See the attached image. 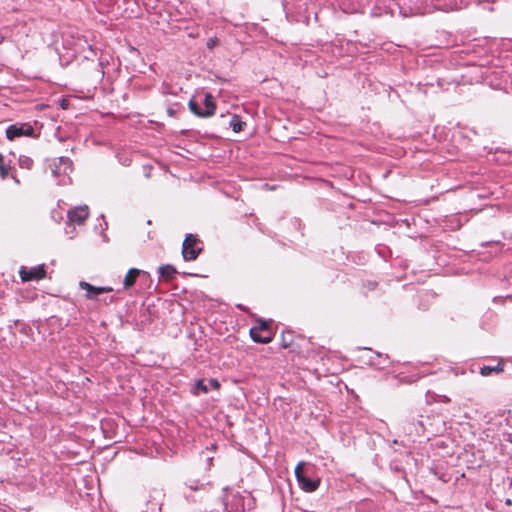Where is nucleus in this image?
I'll list each match as a JSON object with an SVG mask.
<instances>
[{
    "label": "nucleus",
    "instance_id": "1a4fd4ad",
    "mask_svg": "<svg viewBox=\"0 0 512 512\" xmlns=\"http://www.w3.org/2000/svg\"><path fill=\"white\" fill-rule=\"evenodd\" d=\"M88 216L89 207L87 205L76 206L67 212V226L71 227L72 224L82 225Z\"/></svg>",
    "mask_w": 512,
    "mask_h": 512
},
{
    "label": "nucleus",
    "instance_id": "2eb2a0df",
    "mask_svg": "<svg viewBox=\"0 0 512 512\" xmlns=\"http://www.w3.org/2000/svg\"><path fill=\"white\" fill-rule=\"evenodd\" d=\"M372 355L365 362L366 364L376 367L377 369H384L388 362V356L383 357L380 353L372 352L371 349H368Z\"/></svg>",
    "mask_w": 512,
    "mask_h": 512
},
{
    "label": "nucleus",
    "instance_id": "39448f33",
    "mask_svg": "<svg viewBox=\"0 0 512 512\" xmlns=\"http://www.w3.org/2000/svg\"><path fill=\"white\" fill-rule=\"evenodd\" d=\"M202 249V243L197 236L189 233L182 243V257L185 261H194Z\"/></svg>",
    "mask_w": 512,
    "mask_h": 512
},
{
    "label": "nucleus",
    "instance_id": "c9c22d12",
    "mask_svg": "<svg viewBox=\"0 0 512 512\" xmlns=\"http://www.w3.org/2000/svg\"><path fill=\"white\" fill-rule=\"evenodd\" d=\"M290 4H291V0H283V9L286 13V17L288 18L289 17V14H290Z\"/></svg>",
    "mask_w": 512,
    "mask_h": 512
},
{
    "label": "nucleus",
    "instance_id": "aec40b11",
    "mask_svg": "<svg viewBox=\"0 0 512 512\" xmlns=\"http://www.w3.org/2000/svg\"><path fill=\"white\" fill-rule=\"evenodd\" d=\"M244 125L245 123L237 115H233L229 121V126L236 133L242 131Z\"/></svg>",
    "mask_w": 512,
    "mask_h": 512
},
{
    "label": "nucleus",
    "instance_id": "a878e982",
    "mask_svg": "<svg viewBox=\"0 0 512 512\" xmlns=\"http://www.w3.org/2000/svg\"><path fill=\"white\" fill-rule=\"evenodd\" d=\"M414 430H409V433L414 432L417 435H421L424 432V426L421 421H417V423H413Z\"/></svg>",
    "mask_w": 512,
    "mask_h": 512
},
{
    "label": "nucleus",
    "instance_id": "b1692460",
    "mask_svg": "<svg viewBox=\"0 0 512 512\" xmlns=\"http://www.w3.org/2000/svg\"><path fill=\"white\" fill-rule=\"evenodd\" d=\"M292 343V334L290 332L287 333V335L283 332L282 333V339H281V345L284 348H287Z\"/></svg>",
    "mask_w": 512,
    "mask_h": 512
},
{
    "label": "nucleus",
    "instance_id": "72a5a7b5",
    "mask_svg": "<svg viewBox=\"0 0 512 512\" xmlns=\"http://www.w3.org/2000/svg\"><path fill=\"white\" fill-rule=\"evenodd\" d=\"M10 168L3 163L0 165V175L2 178H6L9 175Z\"/></svg>",
    "mask_w": 512,
    "mask_h": 512
},
{
    "label": "nucleus",
    "instance_id": "c756f323",
    "mask_svg": "<svg viewBox=\"0 0 512 512\" xmlns=\"http://www.w3.org/2000/svg\"><path fill=\"white\" fill-rule=\"evenodd\" d=\"M118 161L123 166H129L131 164V159L127 156H121L117 154Z\"/></svg>",
    "mask_w": 512,
    "mask_h": 512
},
{
    "label": "nucleus",
    "instance_id": "c85d7f7f",
    "mask_svg": "<svg viewBox=\"0 0 512 512\" xmlns=\"http://www.w3.org/2000/svg\"><path fill=\"white\" fill-rule=\"evenodd\" d=\"M303 465L304 463L303 462H300L297 464V466L295 467V477H296V480L298 481L299 478H301L304 473H303Z\"/></svg>",
    "mask_w": 512,
    "mask_h": 512
},
{
    "label": "nucleus",
    "instance_id": "7c9ffc66",
    "mask_svg": "<svg viewBox=\"0 0 512 512\" xmlns=\"http://www.w3.org/2000/svg\"><path fill=\"white\" fill-rule=\"evenodd\" d=\"M188 486L191 490L196 491V490L202 488L204 485L201 484L198 480H192V481H189Z\"/></svg>",
    "mask_w": 512,
    "mask_h": 512
},
{
    "label": "nucleus",
    "instance_id": "4468645a",
    "mask_svg": "<svg viewBox=\"0 0 512 512\" xmlns=\"http://www.w3.org/2000/svg\"><path fill=\"white\" fill-rule=\"evenodd\" d=\"M202 108H203V114L202 117H210L214 115L216 105L214 102V97L211 93H205L204 99L201 102Z\"/></svg>",
    "mask_w": 512,
    "mask_h": 512
},
{
    "label": "nucleus",
    "instance_id": "7ed1b4c3",
    "mask_svg": "<svg viewBox=\"0 0 512 512\" xmlns=\"http://www.w3.org/2000/svg\"><path fill=\"white\" fill-rule=\"evenodd\" d=\"M512 71H509L504 67H492L488 68L483 78L494 89H507L508 83L512 84Z\"/></svg>",
    "mask_w": 512,
    "mask_h": 512
},
{
    "label": "nucleus",
    "instance_id": "f257e3e1",
    "mask_svg": "<svg viewBox=\"0 0 512 512\" xmlns=\"http://www.w3.org/2000/svg\"><path fill=\"white\" fill-rule=\"evenodd\" d=\"M429 1L430 0H397L393 3V7H390V12L394 14L397 8L399 14L403 17L431 13L432 10Z\"/></svg>",
    "mask_w": 512,
    "mask_h": 512
},
{
    "label": "nucleus",
    "instance_id": "a211bd4d",
    "mask_svg": "<svg viewBox=\"0 0 512 512\" xmlns=\"http://www.w3.org/2000/svg\"><path fill=\"white\" fill-rule=\"evenodd\" d=\"M141 273H142V271L139 269H136V268L129 269L126 276L124 277V280H123L124 288L125 289L131 288L135 284L137 277Z\"/></svg>",
    "mask_w": 512,
    "mask_h": 512
},
{
    "label": "nucleus",
    "instance_id": "f03ea898",
    "mask_svg": "<svg viewBox=\"0 0 512 512\" xmlns=\"http://www.w3.org/2000/svg\"><path fill=\"white\" fill-rule=\"evenodd\" d=\"M52 176L59 185H67L71 182L70 173L73 171V163L68 157L54 158L50 164Z\"/></svg>",
    "mask_w": 512,
    "mask_h": 512
},
{
    "label": "nucleus",
    "instance_id": "393cba45",
    "mask_svg": "<svg viewBox=\"0 0 512 512\" xmlns=\"http://www.w3.org/2000/svg\"><path fill=\"white\" fill-rule=\"evenodd\" d=\"M495 0H468V6L472 3H475L476 5H482L484 9L492 10L491 7H486L485 4L493 3Z\"/></svg>",
    "mask_w": 512,
    "mask_h": 512
},
{
    "label": "nucleus",
    "instance_id": "0eeeda50",
    "mask_svg": "<svg viewBox=\"0 0 512 512\" xmlns=\"http://www.w3.org/2000/svg\"><path fill=\"white\" fill-rule=\"evenodd\" d=\"M21 136L37 137L34 134V128L29 123H15L11 124L6 129V137L9 140H14Z\"/></svg>",
    "mask_w": 512,
    "mask_h": 512
},
{
    "label": "nucleus",
    "instance_id": "dca6fc26",
    "mask_svg": "<svg viewBox=\"0 0 512 512\" xmlns=\"http://www.w3.org/2000/svg\"><path fill=\"white\" fill-rule=\"evenodd\" d=\"M250 337L256 343L267 344L272 341V331H268L266 334L262 331L259 332L258 328L252 327L250 329Z\"/></svg>",
    "mask_w": 512,
    "mask_h": 512
},
{
    "label": "nucleus",
    "instance_id": "ddd939ff",
    "mask_svg": "<svg viewBox=\"0 0 512 512\" xmlns=\"http://www.w3.org/2000/svg\"><path fill=\"white\" fill-rule=\"evenodd\" d=\"M297 482L300 488L308 493L316 491L320 486V479H311L305 475L299 478Z\"/></svg>",
    "mask_w": 512,
    "mask_h": 512
},
{
    "label": "nucleus",
    "instance_id": "cd10ccee",
    "mask_svg": "<svg viewBox=\"0 0 512 512\" xmlns=\"http://www.w3.org/2000/svg\"><path fill=\"white\" fill-rule=\"evenodd\" d=\"M101 218L103 220V223L99 224L100 233L103 236L104 240H107V237H106V234L104 233V231L107 229L108 224H107V222L104 219V215H101ZM95 230H98V226H95Z\"/></svg>",
    "mask_w": 512,
    "mask_h": 512
},
{
    "label": "nucleus",
    "instance_id": "9d476101",
    "mask_svg": "<svg viewBox=\"0 0 512 512\" xmlns=\"http://www.w3.org/2000/svg\"><path fill=\"white\" fill-rule=\"evenodd\" d=\"M79 286L82 290H85V297L89 300H100L98 296L102 293H110L113 288L110 286H93L86 281H81Z\"/></svg>",
    "mask_w": 512,
    "mask_h": 512
},
{
    "label": "nucleus",
    "instance_id": "bb28decb",
    "mask_svg": "<svg viewBox=\"0 0 512 512\" xmlns=\"http://www.w3.org/2000/svg\"><path fill=\"white\" fill-rule=\"evenodd\" d=\"M270 323L271 321L261 320L259 326L257 327L259 329V332L262 331L267 334L268 331H271Z\"/></svg>",
    "mask_w": 512,
    "mask_h": 512
},
{
    "label": "nucleus",
    "instance_id": "473e14b6",
    "mask_svg": "<svg viewBox=\"0 0 512 512\" xmlns=\"http://www.w3.org/2000/svg\"><path fill=\"white\" fill-rule=\"evenodd\" d=\"M65 232H66L67 235H69V238L72 239L75 236V234H76L75 224H72L71 227H68L66 225Z\"/></svg>",
    "mask_w": 512,
    "mask_h": 512
},
{
    "label": "nucleus",
    "instance_id": "9b49d317",
    "mask_svg": "<svg viewBox=\"0 0 512 512\" xmlns=\"http://www.w3.org/2000/svg\"><path fill=\"white\" fill-rule=\"evenodd\" d=\"M163 494L159 490H154L149 494L144 512H161Z\"/></svg>",
    "mask_w": 512,
    "mask_h": 512
},
{
    "label": "nucleus",
    "instance_id": "20e7f679",
    "mask_svg": "<svg viewBox=\"0 0 512 512\" xmlns=\"http://www.w3.org/2000/svg\"><path fill=\"white\" fill-rule=\"evenodd\" d=\"M221 499L226 512H244L246 497L240 492L224 487Z\"/></svg>",
    "mask_w": 512,
    "mask_h": 512
},
{
    "label": "nucleus",
    "instance_id": "f8f14e48",
    "mask_svg": "<svg viewBox=\"0 0 512 512\" xmlns=\"http://www.w3.org/2000/svg\"><path fill=\"white\" fill-rule=\"evenodd\" d=\"M219 387L220 383L217 379L210 378L207 381H205L204 379H199L195 383L193 393L196 395L199 394V392L206 394L211 389H218Z\"/></svg>",
    "mask_w": 512,
    "mask_h": 512
},
{
    "label": "nucleus",
    "instance_id": "f3484780",
    "mask_svg": "<svg viewBox=\"0 0 512 512\" xmlns=\"http://www.w3.org/2000/svg\"><path fill=\"white\" fill-rule=\"evenodd\" d=\"M504 370L503 362H498L496 365H484L480 367V374L484 377L491 376L492 374H499Z\"/></svg>",
    "mask_w": 512,
    "mask_h": 512
},
{
    "label": "nucleus",
    "instance_id": "e433bc0d",
    "mask_svg": "<svg viewBox=\"0 0 512 512\" xmlns=\"http://www.w3.org/2000/svg\"><path fill=\"white\" fill-rule=\"evenodd\" d=\"M100 301H102V303L104 305H109L115 301V298H114V296H108V297L101 299Z\"/></svg>",
    "mask_w": 512,
    "mask_h": 512
},
{
    "label": "nucleus",
    "instance_id": "4c0bfd02",
    "mask_svg": "<svg viewBox=\"0 0 512 512\" xmlns=\"http://www.w3.org/2000/svg\"><path fill=\"white\" fill-rule=\"evenodd\" d=\"M41 481H42V484H43L44 486H47V482H46V480H45L44 478H41Z\"/></svg>",
    "mask_w": 512,
    "mask_h": 512
},
{
    "label": "nucleus",
    "instance_id": "6ab92c4d",
    "mask_svg": "<svg viewBox=\"0 0 512 512\" xmlns=\"http://www.w3.org/2000/svg\"><path fill=\"white\" fill-rule=\"evenodd\" d=\"M158 273L159 276L164 278L165 280H171L174 278L177 271L174 266L166 264L159 267Z\"/></svg>",
    "mask_w": 512,
    "mask_h": 512
},
{
    "label": "nucleus",
    "instance_id": "6e6552de",
    "mask_svg": "<svg viewBox=\"0 0 512 512\" xmlns=\"http://www.w3.org/2000/svg\"><path fill=\"white\" fill-rule=\"evenodd\" d=\"M19 276L22 282L44 279L46 277L45 265L40 264L30 269L25 266H21L19 269Z\"/></svg>",
    "mask_w": 512,
    "mask_h": 512
},
{
    "label": "nucleus",
    "instance_id": "412c9836",
    "mask_svg": "<svg viewBox=\"0 0 512 512\" xmlns=\"http://www.w3.org/2000/svg\"><path fill=\"white\" fill-rule=\"evenodd\" d=\"M189 109L190 111L195 114L196 116L198 117H202V114H203V108H202V104L199 103L197 100L195 99H191L189 101Z\"/></svg>",
    "mask_w": 512,
    "mask_h": 512
},
{
    "label": "nucleus",
    "instance_id": "5701e85b",
    "mask_svg": "<svg viewBox=\"0 0 512 512\" xmlns=\"http://www.w3.org/2000/svg\"><path fill=\"white\" fill-rule=\"evenodd\" d=\"M18 164L21 168L29 170L33 166V160L26 155H20L18 158Z\"/></svg>",
    "mask_w": 512,
    "mask_h": 512
},
{
    "label": "nucleus",
    "instance_id": "2f4dec72",
    "mask_svg": "<svg viewBox=\"0 0 512 512\" xmlns=\"http://www.w3.org/2000/svg\"><path fill=\"white\" fill-rule=\"evenodd\" d=\"M219 43V40L217 37H212L207 40L206 46L208 49H213L215 46H217Z\"/></svg>",
    "mask_w": 512,
    "mask_h": 512
},
{
    "label": "nucleus",
    "instance_id": "58836bf2",
    "mask_svg": "<svg viewBox=\"0 0 512 512\" xmlns=\"http://www.w3.org/2000/svg\"><path fill=\"white\" fill-rule=\"evenodd\" d=\"M3 162V156L0 154V165L2 164Z\"/></svg>",
    "mask_w": 512,
    "mask_h": 512
},
{
    "label": "nucleus",
    "instance_id": "4be33fe9",
    "mask_svg": "<svg viewBox=\"0 0 512 512\" xmlns=\"http://www.w3.org/2000/svg\"><path fill=\"white\" fill-rule=\"evenodd\" d=\"M491 248H492V250L487 252V254L486 253H482V256H481L482 260H484V261L490 260L491 258L496 256L500 252V250H501V247H500L499 243L492 244Z\"/></svg>",
    "mask_w": 512,
    "mask_h": 512
},
{
    "label": "nucleus",
    "instance_id": "f704fd0d",
    "mask_svg": "<svg viewBox=\"0 0 512 512\" xmlns=\"http://www.w3.org/2000/svg\"><path fill=\"white\" fill-rule=\"evenodd\" d=\"M376 287H377V282H375V281H367L366 283H364V288L367 291H373L376 289Z\"/></svg>",
    "mask_w": 512,
    "mask_h": 512
},
{
    "label": "nucleus",
    "instance_id": "423d86ee",
    "mask_svg": "<svg viewBox=\"0 0 512 512\" xmlns=\"http://www.w3.org/2000/svg\"><path fill=\"white\" fill-rule=\"evenodd\" d=\"M431 10L454 11L468 7V0H430Z\"/></svg>",
    "mask_w": 512,
    "mask_h": 512
}]
</instances>
